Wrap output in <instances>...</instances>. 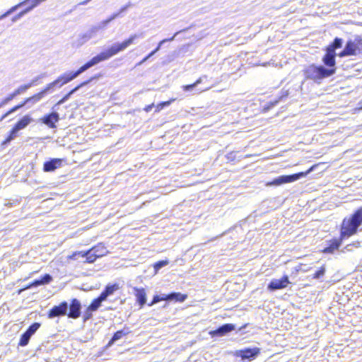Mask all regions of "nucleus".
Segmentation results:
<instances>
[{"label": "nucleus", "mask_w": 362, "mask_h": 362, "mask_svg": "<svg viewBox=\"0 0 362 362\" xmlns=\"http://www.w3.org/2000/svg\"><path fill=\"white\" fill-rule=\"evenodd\" d=\"M138 37V35L134 34L131 35L129 38H128L127 40H124L121 43H115L107 49L100 52V54L93 57L90 61H88L82 66H81L76 71L66 73L59 76L57 78V81H59V88L74 80L90 67L98 64V63L103 61H105L110 59L112 56L117 54V53L122 51H124L130 45H132L134 42V40L136 39Z\"/></svg>", "instance_id": "nucleus-1"}, {"label": "nucleus", "mask_w": 362, "mask_h": 362, "mask_svg": "<svg viewBox=\"0 0 362 362\" xmlns=\"http://www.w3.org/2000/svg\"><path fill=\"white\" fill-rule=\"evenodd\" d=\"M362 224V207L358 209L349 219H344L341 228V237H349L355 234Z\"/></svg>", "instance_id": "nucleus-2"}, {"label": "nucleus", "mask_w": 362, "mask_h": 362, "mask_svg": "<svg viewBox=\"0 0 362 362\" xmlns=\"http://www.w3.org/2000/svg\"><path fill=\"white\" fill-rule=\"evenodd\" d=\"M335 73V69H327L323 66H309L305 70V76L307 78L314 80L315 81L321 80L324 78L329 77Z\"/></svg>", "instance_id": "nucleus-3"}, {"label": "nucleus", "mask_w": 362, "mask_h": 362, "mask_svg": "<svg viewBox=\"0 0 362 362\" xmlns=\"http://www.w3.org/2000/svg\"><path fill=\"white\" fill-rule=\"evenodd\" d=\"M313 170V167L310 168L306 172H300L298 173L289 175H281L274 179L271 182L268 183L267 185H275L279 186L286 183H290L295 182L302 177H305Z\"/></svg>", "instance_id": "nucleus-4"}, {"label": "nucleus", "mask_w": 362, "mask_h": 362, "mask_svg": "<svg viewBox=\"0 0 362 362\" xmlns=\"http://www.w3.org/2000/svg\"><path fill=\"white\" fill-rule=\"evenodd\" d=\"M362 52V42L361 40H349L345 45L343 51L339 54V57L356 55Z\"/></svg>", "instance_id": "nucleus-5"}, {"label": "nucleus", "mask_w": 362, "mask_h": 362, "mask_svg": "<svg viewBox=\"0 0 362 362\" xmlns=\"http://www.w3.org/2000/svg\"><path fill=\"white\" fill-rule=\"evenodd\" d=\"M288 284H290V281L288 276H284L281 279H272L268 284L267 288L271 291L283 289L287 287Z\"/></svg>", "instance_id": "nucleus-6"}, {"label": "nucleus", "mask_w": 362, "mask_h": 362, "mask_svg": "<svg viewBox=\"0 0 362 362\" xmlns=\"http://www.w3.org/2000/svg\"><path fill=\"white\" fill-rule=\"evenodd\" d=\"M68 303L65 301L61 303L59 305L54 306L48 313L49 318L64 316L66 315L68 310Z\"/></svg>", "instance_id": "nucleus-7"}, {"label": "nucleus", "mask_w": 362, "mask_h": 362, "mask_svg": "<svg viewBox=\"0 0 362 362\" xmlns=\"http://www.w3.org/2000/svg\"><path fill=\"white\" fill-rule=\"evenodd\" d=\"M259 352L260 349L259 348H247L238 351L236 355L237 356L240 357L243 360H252L258 356Z\"/></svg>", "instance_id": "nucleus-8"}, {"label": "nucleus", "mask_w": 362, "mask_h": 362, "mask_svg": "<svg viewBox=\"0 0 362 362\" xmlns=\"http://www.w3.org/2000/svg\"><path fill=\"white\" fill-rule=\"evenodd\" d=\"M81 303L78 300L74 298L71 300V303L69 306V313H68V317L76 319L81 315Z\"/></svg>", "instance_id": "nucleus-9"}, {"label": "nucleus", "mask_w": 362, "mask_h": 362, "mask_svg": "<svg viewBox=\"0 0 362 362\" xmlns=\"http://www.w3.org/2000/svg\"><path fill=\"white\" fill-rule=\"evenodd\" d=\"M335 52L333 51L332 47H327L326 54L324 56L322 61L324 64L329 66V69H335Z\"/></svg>", "instance_id": "nucleus-10"}, {"label": "nucleus", "mask_w": 362, "mask_h": 362, "mask_svg": "<svg viewBox=\"0 0 362 362\" xmlns=\"http://www.w3.org/2000/svg\"><path fill=\"white\" fill-rule=\"evenodd\" d=\"M41 120L42 123L48 126L49 128H54L56 127L55 123L59 120V115L57 112H53L44 116Z\"/></svg>", "instance_id": "nucleus-11"}, {"label": "nucleus", "mask_w": 362, "mask_h": 362, "mask_svg": "<svg viewBox=\"0 0 362 362\" xmlns=\"http://www.w3.org/2000/svg\"><path fill=\"white\" fill-rule=\"evenodd\" d=\"M62 160L60 158H52L46 161L43 165L45 172H52L62 165Z\"/></svg>", "instance_id": "nucleus-12"}, {"label": "nucleus", "mask_w": 362, "mask_h": 362, "mask_svg": "<svg viewBox=\"0 0 362 362\" xmlns=\"http://www.w3.org/2000/svg\"><path fill=\"white\" fill-rule=\"evenodd\" d=\"M235 329L233 324H225L219 327L217 329L211 331L210 334L212 336H223Z\"/></svg>", "instance_id": "nucleus-13"}, {"label": "nucleus", "mask_w": 362, "mask_h": 362, "mask_svg": "<svg viewBox=\"0 0 362 362\" xmlns=\"http://www.w3.org/2000/svg\"><path fill=\"white\" fill-rule=\"evenodd\" d=\"M134 295L136 298V301L140 305L141 307L144 306V305L146 303V293L145 289L141 288L134 287Z\"/></svg>", "instance_id": "nucleus-14"}, {"label": "nucleus", "mask_w": 362, "mask_h": 362, "mask_svg": "<svg viewBox=\"0 0 362 362\" xmlns=\"http://www.w3.org/2000/svg\"><path fill=\"white\" fill-rule=\"evenodd\" d=\"M91 81L90 80H88L87 81H84L83 83H81V84H79L78 86H77L76 88H74V89H72L69 93H68L66 95H65L60 100H59L57 102V103L54 105V108L58 105H62L63 103H64L66 101H67L70 97L75 93L76 92L79 88H81V87L84 86H86L90 81Z\"/></svg>", "instance_id": "nucleus-15"}, {"label": "nucleus", "mask_w": 362, "mask_h": 362, "mask_svg": "<svg viewBox=\"0 0 362 362\" xmlns=\"http://www.w3.org/2000/svg\"><path fill=\"white\" fill-rule=\"evenodd\" d=\"M119 289V284H108L106 286L105 290L100 293L101 298L104 299L105 300H107V297L110 295L113 294L115 291Z\"/></svg>", "instance_id": "nucleus-16"}, {"label": "nucleus", "mask_w": 362, "mask_h": 362, "mask_svg": "<svg viewBox=\"0 0 362 362\" xmlns=\"http://www.w3.org/2000/svg\"><path fill=\"white\" fill-rule=\"evenodd\" d=\"M32 121L33 119L29 115H25L16 124L14 127L20 131L25 129Z\"/></svg>", "instance_id": "nucleus-17"}, {"label": "nucleus", "mask_w": 362, "mask_h": 362, "mask_svg": "<svg viewBox=\"0 0 362 362\" xmlns=\"http://www.w3.org/2000/svg\"><path fill=\"white\" fill-rule=\"evenodd\" d=\"M43 98L44 96L40 92L30 98H28L23 103L19 104L18 105H22L23 107L25 104L34 105L35 103L41 100Z\"/></svg>", "instance_id": "nucleus-18"}, {"label": "nucleus", "mask_w": 362, "mask_h": 362, "mask_svg": "<svg viewBox=\"0 0 362 362\" xmlns=\"http://www.w3.org/2000/svg\"><path fill=\"white\" fill-rule=\"evenodd\" d=\"M129 333V331L128 329H122L116 332L110 341L108 343V346H111L116 341L120 339L122 337L126 336Z\"/></svg>", "instance_id": "nucleus-19"}, {"label": "nucleus", "mask_w": 362, "mask_h": 362, "mask_svg": "<svg viewBox=\"0 0 362 362\" xmlns=\"http://www.w3.org/2000/svg\"><path fill=\"white\" fill-rule=\"evenodd\" d=\"M92 250L95 252L98 257H101L108 252L105 246L103 243H99L97 245L93 247Z\"/></svg>", "instance_id": "nucleus-20"}, {"label": "nucleus", "mask_w": 362, "mask_h": 362, "mask_svg": "<svg viewBox=\"0 0 362 362\" xmlns=\"http://www.w3.org/2000/svg\"><path fill=\"white\" fill-rule=\"evenodd\" d=\"M52 276L47 274L41 279L35 280L33 282V284H31V286H38L40 285L48 284L49 283H50L52 281Z\"/></svg>", "instance_id": "nucleus-21"}, {"label": "nucleus", "mask_w": 362, "mask_h": 362, "mask_svg": "<svg viewBox=\"0 0 362 362\" xmlns=\"http://www.w3.org/2000/svg\"><path fill=\"white\" fill-rule=\"evenodd\" d=\"M187 298V296L185 294H182L180 293H171L168 294V299H170V301H177V302H183L185 301Z\"/></svg>", "instance_id": "nucleus-22"}, {"label": "nucleus", "mask_w": 362, "mask_h": 362, "mask_svg": "<svg viewBox=\"0 0 362 362\" xmlns=\"http://www.w3.org/2000/svg\"><path fill=\"white\" fill-rule=\"evenodd\" d=\"M82 257H86V262L88 263H93L98 258L95 252L92 250V248L86 252L83 251Z\"/></svg>", "instance_id": "nucleus-23"}, {"label": "nucleus", "mask_w": 362, "mask_h": 362, "mask_svg": "<svg viewBox=\"0 0 362 362\" xmlns=\"http://www.w3.org/2000/svg\"><path fill=\"white\" fill-rule=\"evenodd\" d=\"M56 87H59V81H57V79L47 84L40 93L45 96L47 93L53 92Z\"/></svg>", "instance_id": "nucleus-24"}, {"label": "nucleus", "mask_w": 362, "mask_h": 362, "mask_svg": "<svg viewBox=\"0 0 362 362\" xmlns=\"http://www.w3.org/2000/svg\"><path fill=\"white\" fill-rule=\"evenodd\" d=\"M341 245V242L337 240H334L329 246L325 247L324 249V252L325 253H333L336 250H337Z\"/></svg>", "instance_id": "nucleus-25"}, {"label": "nucleus", "mask_w": 362, "mask_h": 362, "mask_svg": "<svg viewBox=\"0 0 362 362\" xmlns=\"http://www.w3.org/2000/svg\"><path fill=\"white\" fill-rule=\"evenodd\" d=\"M94 37V35L90 32V29L88 30L85 33L81 35L78 40V45H82L86 43L87 41L90 40Z\"/></svg>", "instance_id": "nucleus-26"}, {"label": "nucleus", "mask_w": 362, "mask_h": 362, "mask_svg": "<svg viewBox=\"0 0 362 362\" xmlns=\"http://www.w3.org/2000/svg\"><path fill=\"white\" fill-rule=\"evenodd\" d=\"M105 301V300L101 298V296H99L97 298L94 299L93 301L88 306L89 310L95 311L97 310L100 306L101 305L102 302Z\"/></svg>", "instance_id": "nucleus-27"}, {"label": "nucleus", "mask_w": 362, "mask_h": 362, "mask_svg": "<svg viewBox=\"0 0 362 362\" xmlns=\"http://www.w3.org/2000/svg\"><path fill=\"white\" fill-rule=\"evenodd\" d=\"M206 78V76H203L200 77L199 79H197L194 83L190 85H185L182 86V89L185 91H192L194 90V88H196L199 84H200L202 82L203 78Z\"/></svg>", "instance_id": "nucleus-28"}, {"label": "nucleus", "mask_w": 362, "mask_h": 362, "mask_svg": "<svg viewBox=\"0 0 362 362\" xmlns=\"http://www.w3.org/2000/svg\"><path fill=\"white\" fill-rule=\"evenodd\" d=\"M23 5H25V2H21L19 3L18 4L11 7L10 9H8L6 13H4V14H2L1 16H0V20L1 19H4L5 18H6L7 16H8L9 15H11L12 13H13L14 11H16L18 8L23 6Z\"/></svg>", "instance_id": "nucleus-29"}, {"label": "nucleus", "mask_w": 362, "mask_h": 362, "mask_svg": "<svg viewBox=\"0 0 362 362\" xmlns=\"http://www.w3.org/2000/svg\"><path fill=\"white\" fill-rule=\"evenodd\" d=\"M105 23V21H101L98 25H93L90 28V32L94 35V36L96 35V33L100 30H103L106 28L107 24H103Z\"/></svg>", "instance_id": "nucleus-30"}, {"label": "nucleus", "mask_w": 362, "mask_h": 362, "mask_svg": "<svg viewBox=\"0 0 362 362\" xmlns=\"http://www.w3.org/2000/svg\"><path fill=\"white\" fill-rule=\"evenodd\" d=\"M18 132V130H17L14 127L10 132L9 136L6 139L5 141H3L2 145H6L9 142H11L12 140H13L16 136Z\"/></svg>", "instance_id": "nucleus-31"}, {"label": "nucleus", "mask_w": 362, "mask_h": 362, "mask_svg": "<svg viewBox=\"0 0 362 362\" xmlns=\"http://www.w3.org/2000/svg\"><path fill=\"white\" fill-rule=\"evenodd\" d=\"M46 0H25L23 2H25V5L27 4H30V6H29L27 9H29V11L33 10L34 8L37 6L40 3L45 1Z\"/></svg>", "instance_id": "nucleus-32"}, {"label": "nucleus", "mask_w": 362, "mask_h": 362, "mask_svg": "<svg viewBox=\"0 0 362 362\" xmlns=\"http://www.w3.org/2000/svg\"><path fill=\"white\" fill-rule=\"evenodd\" d=\"M31 87V84H25V85H23V86H19L17 89H16L14 91H13V94L16 95V97L18 95H21L23 93H25L28 88H30Z\"/></svg>", "instance_id": "nucleus-33"}, {"label": "nucleus", "mask_w": 362, "mask_h": 362, "mask_svg": "<svg viewBox=\"0 0 362 362\" xmlns=\"http://www.w3.org/2000/svg\"><path fill=\"white\" fill-rule=\"evenodd\" d=\"M168 260H161V261H159L156 263H155L153 267H154V269H155V273L156 274L161 268H163V267H165L168 264Z\"/></svg>", "instance_id": "nucleus-34"}, {"label": "nucleus", "mask_w": 362, "mask_h": 362, "mask_svg": "<svg viewBox=\"0 0 362 362\" xmlns=\"http://www.w3.org/2000/svg\"><path fill=\"white\" fill-rule=\"evenodd\" d=\"M341 46H342V40L341 38L336 37L334 40V42H332V44L330 45L329 46H328L327 47H332L333 51L335 52L336 49L339 48Z\"/></svg>", "instance_id": "nucleus-35"}, {"label": "nucleus", "mask_w": 362, "mask_h": 362, "mask_svg": "<svg viewBox=\"0 0 362 362\" xmlns=\"http://www.w3.org/2000/svg\"><path fill=\"white\" fill-rule=\"evenodd\" d=\"M22 107V105H16L13 108H11L9 111H8L6 113H5L4 115H2L0 118V122H2L6 117H7L11 113L15 112L18 110Z\"/></svg>", "instance_id": "nucleus-36"}, {"label": "nucleus", "mask_w": 362, "mask_h": 362, "mask_svg": "<svg viewBox=\"0 0 362 362\" xmlns=\"http://www.w3.org/2000/svg\"><path fill=\"white\" fill-rule=\"evenodd\" d=\"M180 33V31L177 32L176 33H175V35H174L172 37H170V38H166V39H164V40H161V41L158 43V46L156 47V48L155 49H156L157 52H158V51H159V49H160V47L162 46V45H163V44H164L165 42H170V41H173V40L175 39V36H176L177 35H178Z\"/></svg>", "instance_id": "nucleus-37"}, {"label": "nucleus", "mask_w": 362, "mask_h": 362, "mask_svg": "<svg viewBox=\"0 0 362 362\" xmlns=\"http://www.w3.org/2000/svg\"><path fill=\"white\" fill-rule=\"evenodd\" d=\"M40 323L35 322L28 327L27 331H28L32 334H34L35 333V332L40 328Z\"/></svg>", "instance_id": "nucleus-38"}, {"label": "nucleus", "mask_w": 362, "mask_h": 362, "mask_svg": "<svg viewBox=\"0 0 362 362\" xmlns=\"http://www.w3.org/2000/svg\"><path fill=\"white\" fill-rule=\"evenodd\" d=\"M175 100V99H171L168 101H166V102H163V103H159L157 106H156V112H159L160 110H162L164 107L165 106H168L171 104L172 102H173Z\"/></svg>", "instance_id": "nucleus-39"}, {"label": "nucleus", "mask_w": 362, "mask_h": 362, "mask_svg": "<svg viewBox=\"0 0 362 362\" xmlns=\"http://www.w3.org/2000/svg\"><path fill=\"white\" fill-rule=\"evenodd\" d=\"M29 341H30V339L27 337V335H25L23 333L21 337L20 341H19L18 344L21 346H25L28 344Z\"/></svg>", "instance_id": "nucleus-40"}, {"label": "nucleus", "mask_w": 362, "mask_h": 362, "mask_svg": "<svg viewBox=\"0 0 362 362\" xmlns=\"http://www.w3.org/2000/svg\"><path fill=\"white\" fill-rule=\"evenodd\" d=\"M30 12L29 11V9H27L25 8V10L21 11L19 13H18L16 16H15L14 17L12 18V21L13 22H16V21H18V19H20L21 18H22L25 14H26L27 13Z\"/></svg>", "instance_id": "nucleus-41"}, {"label": "nucleus", "mask_w": 362, "mask_h": 362, "mask_svg": "<svg viewBox=\"0 0 362 362\" xmlns=\"http://www.w3.org/2000/svg\"><path fill=\"white\" fill-rule=\"evenodd\" d=\"M325 273V267H322L318 271H317L314 274L315 279H320L322 276Z\"/></svg>", "instance_id": "nucleus-42"}, {"label": "nucleus", "mask_w": 362, "mask_h": 362, "mask_svg": "<svg viewBox=\"0 0 362 362\" xmlns=\"http://www.w3.org/2000/svg\"><path fill=\"white\" fill-rule=\"evenodd\" d=\"M46 76V74H42L40 75H38L37 76L35 77L32 81L30 83H29V84H31V87L33 86H35L37 83V81L40 80V79H42L44 77H45Z\"/></svg>", "instance_id": "nucleus-43"}, {"label": "nucleus", "mask_w": 362, "mask_h": 362, "mask_svg": "<svg viewBox=\"0 0 362 362\" xmlns=\"http://www.w3.org/2000/svg\"><path fill=\"white\" fill-rule=\"evenodd\" d=\"M119 16V13H118V12L113 13L108 18H107L106 20H104L105 21V23L104 24L110 23L111 21H112L116 18H117Z\"/></svg>", "instance_id": "nucleus-44"}, {"label": "nucleus", "mask_w": 362, "mask_h": 362, "mask_svg": "<svg viewBox=\"0 0 362 362\" xmlns=\"http://www.w3.org/2000/svg\"><path fill=\"white\" fill-rule=\"evenodd\" d=\"M16 97V95L12 93L11 94H9L6 98H5L3 100H2V104H4V105H6L7 103H8L11 100H12L14 98Z\"/></svg>", "instance_id": "nucleus-45"}, {"label": "nucleus", "mask_w": 362, "mask_h": 362, "mask_svg": "<svg viewBox=\"0 0 362 362\" xmlns=\"http://www.w3.org/2000/svg\"><path fill=\"white\" fill-rule=\"evenodd\" d=\"M83 251L75 252L72 255L68 256L69 259H76L77 256L82 257Z\"/></svg>", "instance_id": "nucleus-46"}, {"label": "nucleus", "mask_w": 362, "mask_h": 362, "mask_svg": "<svg viewBox=\"0 0 362 362\" xmlns=\"http://www.w3.org/2000/svg\"><path fill=\"white\" fill-rule=\"evenodd\" d=\"M92 312H93V311L89 310V308L88 307V308L83 315L85 321L89 320L92 317V314H91Z\"/></svg>", "instance_id": "nucleus-47"}, {"label": "nucleus", "mask_w": 362, "mask_h": 362, "mask_svg": "<svg viewBox=\"0 0 362 362\" xmlns=\"http://www.w3.org/2000/svg\"><path fill=\"white\" fill-rule=\"evenodd\" d=\"M160 301H161L160 298V296H155L152 300V302L149 304V305L151 306L153 304H156Z\"/></svg>", "instance_id": "nucleus-48"}, {"label": "nucleus", "mask_w": 362, "mask_h": 362, "mask_svg": "<svg viewBox=\"0 0 362 362\" xmlns=\"http://www.w3.org/2000/svg\"><path fill=\"white\" fill-rule=\"evenodd\" d=\"M160 300H166L170 301V299H168V294H163L161 296H160Z\"/></svg>", "instance_id": "nucleus-49"}, {"label": "nucleus", "mask_w": 362, "mask_h": 362, "mask_svg": "<svg viewBox=\"0 0 362 362\" xmlns=\"http://www.w3.org/2000/svg\"><path fill=\"white\" fill-rule=\"evenodd\" d=\"M149 58H150V57H148V54L140 62H139L137 65L138 66L141 65L143 63H144L146 61H147Z\"/></svg>", "instance_id": "nucleus-50"}, {"label": "nucleus", "mask_w": 362, "mask_h": 362, "mask_svg": "<svg viewBox=\"0 0 362 362\" xmlns=\"http://www.w3.org/2000/svg\"><path fill=\"white\" fill-rule=\"evenodd\" d=\"M149 58H150V57H148V54L140 62H139L137 65L138 66L141 65L143 63H144L146 61H147Z\"/></svg>", "instance_id": "nucleus-51"}, {"label": "nucleus", "mask_w": 362, "mask_h": 362, "mask_svg": "<svg viewBox=\"0 0 362 362\" xmlns=\"http://www.w3.org/2000/svg\"><path fill=\"white\" fill-rule=\"evenodd\" d=\"M153 107V104H151V105H149L146 106L144 110H145L146 112H150L152 110Z\"/></svg>", "instance_id": "nucleus-52"}, {"label": "nucleus", "mask_w": 362, "mask_h": 362, "mask_svg": "<svg viewBox=\"0 0 362 362\" xmlns=\"http://www.w3.org/2000/svg\"><path fill=\"white\" fill-rule=\"evenodd\" d=\"M91 0H85L83 1H81L78 4V5H81V6H85L86 5L88 2H90Z\"/></svg>", "instance_id": "nucleus-53"}, {"label": "nucleus", "mask_w": 362, "mask_h": 362, "mask_svg": "<svg viewBox=\"0 0 362 362\" xmlns=\"http://www.w3.org/2000/svg\"><path fill=\"white\" fill-rule=\"evenodd\" d=\"M129 5H127L122 8H121V9L119 10V11L118 13H119V15L123 13L127 8H128Z\"/></svg>", "instance_id": "nucleus-54"}, {"label": "nucleus", "mask_w": 362, "mask_h": 362, "mask_svg": "<svg viewBox=\"0 0 362 362\" xmlns=\"http://www.w3.org/2000/svg\"><path fill=\"white\" fill-rule=\"evenodd\" d=\"M24 334H25V335H27V337H28L29 339H30V337L33 336V334H32L31 333H30L28 331H27V330L24 332Z\"/></svg>", "instance_id": "nucleus-55"}, {"label": "nucleus", "mask_w": 362, "mask_h": 362, "mask_svg": "<svg viewBox=\"0 0 362 362\" xmlns=\"http://www.w3.org/2000/svg\"><path fill=\"white\" fill-rule=\"evenodd\" d=\"M157 52V51L156 49L153 50L151 53L148 54V57H151L152 56H153Z\"/></svg>", "instance_id": "nucleus-56"}, {"label": "nucleus", "mask_w": 362, "mask_h": 362, "mask_svg": "<svg viewBox=\"0 0 362 362\" xmlns=\"http://www.w3.org/2000/svg\"><path fill=\"white\" fill-rule=\"evenodd\" d=\"M157 52V51L156 49L153 50L151 53L148 54V57H151L152 56H153Z\"/></svg>", "instance_id": "nucleus-57"}, {"label": "nucleus", "mask_w": 362, "mask_h": 362, "mask_svg": "<svg viewBox=\"0 0 362 362\" xmlns=\"http://www.w3.org/2000/svg\"><path fill=\"white\" fill-rule=\"evenodd\" d=\"M208 89H209L208 88H205V89H202V90H200L199 92V93H201V92H203V91L206 90H208Z\"/></svg>", "instance_id": "nucleus-58"}, {"label": "nucleus", "mask_w": 362, "mask_h": 362, "mask_svg": "<svg viewBox=\"0 0 362 362\" xmlns=\"http://www.w3.org/2000/svg\"><path fill=\"white\" fill-rule=\"evenodd\" d=\"M4 105L2 104V101L0 103V107H1L2 106H4Z\"/></svg>", "instance_id": "nucleus-59"}]
</instances>
